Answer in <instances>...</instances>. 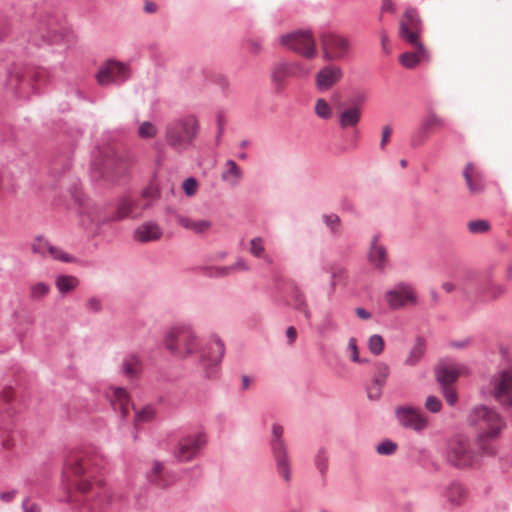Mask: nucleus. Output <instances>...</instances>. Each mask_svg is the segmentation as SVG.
<instances>
[{
  "label": "nucleus",
  "mask_w": 512,
  "mask_h": 512,
  "mask_svg": "<svg viewBox=\"0 0 512 512\" xmlns=\"http://www.w3.org/2000/svg\"><path fill=\"white\" fill-rule=\"evenodd\" d=\"M279 41L288 50L306 59H313L317 55L315 39L310 29H299L284 34L280 36Z\"/></svg>",
  "instance_id": "obj_11"
},
{
  "label": "nucleus",
  "mask_w": 512,
  "mask_h": 512,
  "mask_svg": "<svg viewBox=\"0 0 512 512\" xmlns=\"http://www.w3.org/2000/svg\"><path fill=\"white\" fill-rule=\"evenodd\" d=\"M445 124L444 119L437 116L434 112H429L428 115L421 120L419 127L412 134L411 145L414 147L421 145L428 138L431 129L434 127H443Z\"/></svg>",
  "instance_id": "obj_22"
},
{
  "label": "nucleus",
  "mask_w": 512,
  "mask_h": 512,
  "mask_svg": "<svg viewBox=\"0 0 512 512\" xmlns=\"http://www.w3.org/2000/svg\"><path fill=\"white\" fill-rule=\"evenodd\" d=\"M197 340L190 327H178L165 336L166 348L175 356L187 357L197 348Z\"/></svg>",
  "instance_id": "obj_12"
},
{
  "label": "nucleus",
  "mask_w": 512,
  "mask_h": 512,
  "mask_svg": "<svg viewBox=\"0 0 512 512\" xmlns=\"http://www.w3.org/2000/svg\"><path fill=\"white\" fill-rule=\"evenodd\" d=\"M368 348L374 355H380L384 350V340L381 335L373 334L368 339Z\"/></svg>",
  "instance_id": "obj_42"
},
{
  "label": "nucleus",
  "mask_w": 512,
  "mask_h": 512,
  "mask_svg": "<svg viewBox=\"0 0 512 512\" xmlns=\"http://www.w3.org/2000/svg\"><path fill=\"white\" fill-rule=\"evenodd\" d=\"M225 353L224 342L219 337L213 339L201 351L200 365L208 379L218 375V367Z\"/></svg>",
  "instance_id": "obj_15"
},
{
  "label": "nucleus",
  "mask_w": 512,
  "mask_h": 512,
  "mask_svg": "<svg viewBox=\"0 0 512 512\" xmlns=\"http://www.w3.org/2000/svg\"><path fill=\"white\" fill-rule=\"evenodd\" d=\"M111 405L114 411H119L121 419L124 420L129 413V398L124 388L118 387L113 391Z\"/></svg>",
  "instance_id": "obj_32"
},
{
  "label": "nucleus",
  "mask_w": 512,
  "mask_h": 512,
  "mask_svg": "<svg viewBox=\"0 0 512 512\" xmlns=\"http://www.w3.org/2000/svg\"><path fill=\"white\" fill-rule=\"evenodd\" d=\"M68 472H72L75 476H82L86 474V468L78 459L75 460H67L65 463V474Z\"/></svg>",
  "instance_id": "obj_44"
},
{
  "label": "nucleus",
  "mask_w": 512,
  "mask_h": 512,
  "mask_svg": "<svg viewBox=\"0 0 512 512\" xmlns=\"http://www.w3.org/2000/svg\"><path fill=\"white\" fill-rule=\"evenodd\" d=\"M422 30V21L416 9L409 7L404 13V19L399 23V37L414 45L423 56H427V49L419 41Z\"/></svg>",
  "instance_id": "obj_14"
},
{
  "label": "nucleus",
  "mask_w": 512,
  "mask_h": 512,
  "mask_svg": "<svg viewBox=\"0 0 512 512\" xmlns=\"http://www.w3.org/2000/svg\"><path fill=\"white\" fill-rule=\"evenodd\" d=\"M232 274V268L229 266H216L210 269L209 276L214 278H224Z\"/></svg>",
  "instance_id": "obj_55"
},
{
  "label": "nucleus",
  "mask_w": 512,
  "mask_h": 512,
  "mask_svg": "<svg viewBox=\"0 0 512 512\" xmlns=\"http://www.w3.org/2000/svg\"><path fill=\"white\" fill-rule=\"evenodd\" d=\"M425 353V345L422 339L418 338L414 346L411 348L408 357L404 361L406 366H415Z\"/></svg>",
  "instance_id": "obj_37"
},
{
  "label": "nucleus",
  "mask_w": 512,
  "mask_h": 512,
  "mask_svg": "<svg viewBox=\"0 0 512 512\" xmlns=\"http://www.w3.org/2000/svg\"><path fill=\"white\" fill-rule=\"evenodd\" d=\"M389 307L397 310L405 306L407 303H416L417 298L413 287L409 283L399 282L388 290L385 294Z\"/></svg>",
  "instance_id": "obj_20"
},
{
  "label": "nucleus",
  "mask_w": 512,
  "mask_h": 512,
  "mask_svg": "<svg viewBox=\"0 0 512 512\" xmlns=\"http://www.w3.org/2000/svg\"><path fill=\"white\" fill-rule=\"evenodd\" d=\"M176 221L177 223L185 228V229H189L191 230L192 228V225H193V220H191L190 218L186 217V216H183V215H180V214H177L176 215Z\"/></svg>",
  "instance_id": "obj_60"
},
{
  "label": "nucleus",
  "mask_w": 512,
  "mask_h": 512,
  "mask_svg": "<svg viewBox=\"0 0 512 512\" xmlns=\"http://www.w3.org/2000/svg\"><path fill=\"white\" fill-rule=\"evenodd\" d=\"M199 130L197 118L194 115H186L169 120L164 126L163 137L171 150L182 154L194 146Z\"/></svg>",
  "instance_id": "obj_3"
},
{
  "label": "nucleus",
  "mask_w": 512,
  "mask_h": 512,
  "mask_svg": "<svg viewBox=\"0 0 512 512\" xmlns=\"http://www.w3.org/2000/svg\"><path fill=\"white\" fill-rule=\"evenodd\" d=\"M73 197H74L75 201L78 202L80 205V211H79L80 214L86 213L91 222H99L100 221V219H98V217L94 214V212L92 213V212H89L86 210L84 200L80 196L79 192L75 191L73 193Z\"/></svg>",
  "instance_id": "obj_54"
},
{
  "label": "nucleus",
  "mask_w": 512,
  "mask_h": 512,
  "mask_svg": "<svg viewBox=\"0 0 512 512\" xmlns=\"http://www.w3.org/2000/svg\"><path fill=\"white\" fill-rule=\"evenodd\" d=\"M467 423L477 431L476 446L486 456L497 454L495 442L500 438L507 423L494 407L484 404L474 406L467 415Z\"/></svg>",
  "instance_id": "obj_1"
},
{
  "label": "nucleus",
  "mask_w": 512,
  "mask_h": 512,
  "mask_svg": "<svg viewBox=\"0 0 512 512\" xmlns=\"http://www.w3.org/2000/svg\"><path fill=\"white\" fill-rule=\"evenodd\" d=\"M390 375V367L384 362L375 364V372L372 384L367 389L368 398L370 400H378L382 395V389L386 385Z\"/></svg>",
  "instance_id": "obj_24"
},
{
  "label": "nucleus",
  "mask_w": 512,
  "mask_h": 512,
  "mask_svg": "<svg viewBox=\"0 0 512 512\" xmlns=\"http://www.w3.org/2000/svg\"><path fill=\"white\" fill-rule=\"evenodd\" d=\"M243 178V172L241 168L237 165V163L232 160L228 159L225 162V169L221 173V180L231 187H236L241 179Z\"/></svg>",
  "instance_id": "obj_31"
},
{
  "label": "nucleus",
  "mask_w": 512,
  "mask_h": 512,
  "mask_svg": "<svg viewBox=\"0 0 512 512\" xmlns=\"http://www.w3.org/2000/svg\"><path fill=\"white\" fill-rule=\"evenodd\" d=\"M459 289L465 299L473 304L492 302L505 293V287L495 283L491 277H480L473 271L463 275Z\"/></svg>",
  "instance_id": "obj_4"
},
{
  "label": "nucleus",
  "mask_w": 512,
  "mask_h": 512,
  "mask_svg": "<svg viewBox=\"0 0 512 512\" xmlns=\"http://www.w3.org/2000/svg\"><path fill=\"white\" fill-rule=\"evenodd\" d=\"M48 254L53 259L59 260V261L65 262V263H71L75 260L74 257L68 255L61 248L54 246L52 244L49 247Z\"/></svg>",
  "instance_id": "obj_48"
},
{
  "label": "nucleus",
  "mask_w": 512,
  "mask_h": 512,
  "mask_svg": "<svg viewBox=\"0 0 512 512\" xmlns=\"http://www.w3.org/2000/svg\"><path fill=\"white\" fill-rule=\"evenodd\" d=\"M286 336L288 338V344L293 345L297 338V331L295 327L289 326L286 330Z\"/></svg>",
  "instance_id": "obj_62"
},
{
  "label": "nucleus",
  "mask_w": 512,
  "mask_h": 512,
  "mask_svg": "<svg viewBox=\"0 0 512 512\" xmlns=\"http://www.w3.org/2000/svg\"><path fill=\"white\" fill-rule=\"evenodd\" d=\"M142 372V361L135 354H129L124 357L120 365V373L130 381L137 380Z\"/></svg>",
  "instance_id": "obj_28"
},
{
  "label": "nucleus",
  "mask_w": 512,
  "mask_h": 512,
  "mask_svg": "<svg viewBox=\"0 0 512 512\" xmlns=\"http://www.w3.org/2000/svg\"><path fill=\"white\" fill-rule=\"evenodd\" d=\"M367 258L369 264L374 270L379 273H385L389 265V257L385 245L379 241L378 234H375L371 239L367 252Z\"/></svg>",
  "instance_id": "obj_21"
},
{
  "label": "nucleus",
  "mask_w": 512,
  "mask_h": 512,
  "mask_svg": "<svg viewBox=\"0 0 512 512\" xmlns=\"http://www.w3.org/2000/svg\"><path fill=\"white\" fill-rule=\"evenodd\" d=\"M320 41L323 49L322 56L325 61L342 60L349 54L350 42L340 34L323 32L320 35Z\"/></svg>",
  "instance_id": "obj_16"
},
{
  "label": "nucleus",
  "mask_w": 512,
  "mask_h": 512,
  "mask_svg": "<svg viewBox=\"0 0 512 512\" xmlns=\"http://www.w3.org/2000/svg\"><path fill=\"white\" fill-rule=\"evenodd\" d=\"M28 503H29V498H25L22 501L23 512H38L39 511L38 507L35 504H32L29 506Z\"/></svg>",
  "instance_id": "obj_64"
},
{
  "label": "nucleus",
  "mask_w": 512,
  "mask_h": 512,
  "mask_svg": "<svg viewBox=\"0 0 512 512\" xmlns=\"http://www.w3.org/2000/svg\"><path fill=\"white\" fill-rule=\"evenodd\" d=\"M79 491L85 494L79 512H108L112 505V495L110 490L103 487L98 482L93 487L91 482L86 479L79 480L75 484Z\"/></svg>",
  "instance_id": "obj_6"
},
{
  "label": "nucleus",
  "mask_w": 512,
  "mask_h": 512,
  "mask_svg": "<svg viewBox=\"0 0 512 512\" xmlns=\"http://www.w3.org/2000/svg\"><path fill=\"white\" fill-rule=\"evenodd\" d=\"M309 73L310 70L299 61L280 60L272 65L270 78L275 91L280 93L289 78H305Z\"/></svg>",
  "instance_id": "obj_13"
},
{
  "label": "nucleus",
  "mask_w": 512,
  "mask_h": 512,
  "mask_svg": "<svg viewBox=\"0 0 512 512\" xmlns=\"http://www.w3.org/2000/svg\"><path fill=\"white\" fill-rule=\"evenodd\" d=\"M162 235L163 230L155 221H146L134 231L135 240L141 243L157 241Z\"/></svg>",
  "instance_id": "obj_26"
},
{
  "label": "nucleus",
  "mask_w": 512,
  "mask_h": 512,
  "mask_svg": "<svg viewBox=\"0 0 512 512\" xmlns=\"http://www.w3.org/2000/svg\"><path fill=\"white\" fill-rule=\"evenodd\" d=\"M489 394L506 413L512 414V367L495 372L489 380Z\"/></svg>",
  "instance_id": "obj_8"
},
{
  "label": "nucleus",
  "mask_w": 512,
  "mask_h": 512,
  "mask_svg": "<svg viewBox=\"0 0 512 512\" xmlns=\"http://www.w3.org/2000/svg\"><path fill=\"white\" fill-rule=\"evenodd\" d=\"M435 375L441 387L451 386L458 378L459 372L452 365L441 364L435 370Z\"/></svg>",
  "instance_id": "obj_33"
},
{
  "label": "nucleus",
  "mask_w": 512,
  "mask_h": 512,
  "mask_svg": "<svg viewBox=\"0 0 512 512\" xmlns=\"http://www.w3.org/2000/svg\"><path fill=\"white\" fill-rule=\"evenodd\" d=\"M315 113L321 119H329L332 116V111L325 99H318L315 105Z\"/></svg>",
  "instance_id": "obj_47"
},
{
  "label": "nucleus",
  "mask_w": 512,
  "mask_h": 512,
  "mask_svg": "<svg viewBox=\"0 0 512 512\" xmlns=\"http://www.w3.org/2000/svg\"><path fill=\"white\" fill-rule=\"evenodd\" d=\"M425 408L431 413H438L442 409V403L436 396L429 395L425 401Z\"/></svg>",
  "instance_id": "obj_52"
},
{
  "label": "nucleus",
  "mask_w": 512,
  "mask_h": 512,
  "mask_svg": "<svg viewBox=\"0 0 512 512\" xmlns=\"http://www.w3.org/2000/svg\"><path fill=\"white\" fill-rule=\"evenodd\" d=\"M445 498L451 506H460L466 498L465 488L460 482L452 481L445 489Z\"/></svg>",
  "instance_id": "obj_30"
},
{
  "label": "nucleus",
  "mask_w": 512,
  "mask_h": 512,
  "mask_svg": "<svg viewBox=\"0 0 512 512\" xmlns=\"http://www.w3.org/2000/svg\"><path fill=\"white\" fill-rule=\"evenodd\" d=\"M361 120V108L352 105L343 109L339 114V126L342 129L356 128Z\"/></svg>",
  "instance_id": "obj_29"
},
{
  "label": "nucleus",
  "mask_w": 512,
  "mask_h": 512,
  "mask_svg": "<svg viewBox=\"0 0 512 512\" xmlns=\"http://www.w3.org/2000/svg\"><path fill=\"white\" fill-rule=\"evenodd\" d=\"M395 417L403 428L413 430L416 433L423 432L428 426L427 417L419 408L413 406L396 407Z\"/></svg>",
  "instance_id": "obj_18"
},
{
  "label": "nucleus",
  "mask_w": 512,
  "mask_h": 512,
  "mask_svg": "<svg viewBox=\"0 0 512 512\" xmlns=\"http://www.w3.org/2000/svg\"><path fill=\"white\" fill-rule=\"evenodd\" d=\"M211 225L209 220H198L193 222L191 230L197 234H202L206 232Z\"/></svg>",
  "instance_id": "obj_57"
},
{
  "label": "nucleus",
  "mask_w": 512,
  "mask_h": 512,
  "mask_svg": "<svg viewBox=\"0 0 512 512\" xmlns=\"http://www.w3.org/2000/svg\"><path fill=\"white\" fill-rule=\"evenodd\" d=\"M463 176L471 193H481L485 189V180L482 171L468 163L463 170Z\"/></svg>",
  "instance_id": "obj_27"
},
{
  "label": "nucleus",
  "mask_w": 512,
  "mask_h": 512,
  "mask_svg": "<svg viewBox=\"0 0 512 512\" xmlns=\"http://www.w3.org/2000/svg\"><path fill=\"white\" fill-rule=\"evenodd\" d=\"M482 456H485L478 448L475 450L468 437L455 436L448 440L445 449L447 462L456 468H470L477 466Z\"/></svg>",
  "instance_id": "obj_5"
},
{
  "label": "nucleus",
  "mask_w": 512,
  "mask_h": 512,
  "mask_svg": "<svg viewBox=\"0 0 512 512\" xmlns=\"http://www.w3.org/2000/svg\"><path fill=\"white\" fill-rule=\"evenodd\" d=\"M468 229L471 233H485L490 229V224L486 220L478 219L468 223Z\"/></svg>",
  "instance_id": "obj_50"
},
{
  "label": "nucleus",
  "mask_w": 512,
  "mask_h": 512,
  "mask_svg": "<svg viewBox=\"0 0 512 512\" xmlns=\"http://www.w3.org/2000/svg\"><path fill=\"white\" fill-rule=\"evenodd\" d=\"M443 395L450 406H454L457 403L458 396L452 386L441 387Z\"/></svg>",
  "instance_id": "obj_56"
},
{
  "label": "nucleus",
  "mask_w": 512,
  "mask_h": 512,
  "mask_svg": "<svg viewBox=\"0 0 512 512\" xmlns=\"http://www.w3.org/2000/svg\"><path fill=\"white\" fill-rule=\"evenodd\" d=\"M230 268H232V274L238 270H249V266L247 265L246 261L241 257H239L233 265H230Z\"/></svg>",
  "instance_id": "obj_61"
},
{
  "label": "nucleus",
  "mask_w": 512,
  "mask_h": 512,
  "mask_svg": "<svg viewBox=\"0 0 512 512\" xmlns=\"http://www.w3.org/2000/svg\"><path fill=\"white\" fill-rule=\"evenodd\" d=\"M150 204L143 202L141 197L124 196L117 203L116 213L112 217L113 220H122L125 218H138L142 215Z\"/></svg>",
  "instance_id": "obj_19"
},
{
  "label": "nucleus",
  "mask_w": 512,
  "mask_h": 512,
  "mask_svg": "<svg viewBox=\"0 0 512 512\" xmlns=\"http://www.w3.org/2000/svg\"><path fill=\"white\" fill-rule=\"evenodd\" d=\"M50 245L51 244L48 240H46L42 236H38L32 243V251L35 254L46 255L48 253Z\"/></svg>",
  "instance_id": "obj_49"
},
{
  "label": "nucleus",
  "mask_w": 512,
  "mask_h": 512,
  "mask_svg": "<svg viewBox=\"0 0 512 512\" xmlns=\"http://www.w3.org/2000/svg\"><path fill=\"white\" fill-rule=\"evenodd\" d=\"M250 253L259 259H267L265 254L264 239L262 237H254L250 240Z\"/></svg>",
  "instance_id": "obj_40"
},
{
  "label": "nucleus",
  "mask_w": 512,
  "mask_h": 512,
  "mask_svg": "<svg viewBox=\"0 0 512 512\" xmlns=\"http://www.w3.org/2000/svg\"><path fill=\"white\" fill-rule=\"evenodd\" d=\"M39 22L37 29L29 36V42L40 47L44 44H58L63 35L60 33V17L56 14L47 12H37L35 15Z\"/></svg>",
  "instance_id": "obj_7"
},
{
  "label": "nucleus",
  "mask_w": 512,
  "mask_h": 512,
  "mask_svg": "<svg viewBox=\"0 0 512 512\" xmlns=\"http://www.w3.org/2000/svg\"><path fill=\"white\" fill-rule=\"evenodd\" d=\"M428 59L429 53L427 52V56H423L417 48L415 52L409 51L399 56V62L401 65L408 69H413L420 63L421 60Z\"/></svg>",
  "instance_id": "obj_35"
},
{
  "label": "nucleus",
  "mask_w": 512,
  "mask_h": 512,
  "mask_svg": "<svg viewBox=\"0 0 512 512\" xmlns=\"http://www.w3.org/2000/svg\"><path fill=\"white\" fill-rule=\"evenodd\" d=\"M343 72L339 66L327 65L320 69L316 76V86L320 91H327L335 85L341 78Z\"/></svg>",
  "instance_id": "obj_25"
},
{
  "label": "nucleus",
  "mask_w": 512,
  "mask_h": 512,
  "mask_svg": "<svg viewBox=\"0 0 512 512\" xmlns=\"http://www.w3.org/2000/svg\"><path fill=\"white\" fill-rule=\"evenodd\" d=\"M182 188L186 196H194L198 188L197 180L194 177H188L183 181Z\"/></svg>",
  "instance_id": "obj_53"
},
{
  "label": "nucleus",
  "mask_w": 512,
  "mask_h": 512,
  "mask_svg": "<svg viewBox=\"0 0 512 512\" xmlns=\"http://www.w3.org/2000/svg\"><path fill=\"white\" fill-rule=\"evenodd\" d=\"M78 284V278L72 275H58L55 280V286L61 294L74 290Z\"/></svg>",
  "instance_id": "obj_36"
},
{
  "label": "nucleus",
  "mask_w": 512,
  "mask_h": 512,
  "mask_svg": "<svg viewBox=\"0 0 512 512\" xmlns=\"http://www.w3.org/2000/svg\"><path fill=\"white\" fill-rule=\"evenodd\" d=\"M206 444L207 435L203 430H191L180 436L173 449V456L178 462L192 461Z\"/></svg>",
  "instance_id": "obj_10"
},
{
  "label": "nucleus",
  "mask_w": 512,
  "mask_h": 512,
  "mask_svg": "<svg viewBox=\"0 0 512 512\" xmlns=\"http://www.w3.org/2000/svg\"><path fill=\"white\" fill-rule=\"evenodd\" d=\"M322 220L332 233L338 232L340 218L335 213L323 214Z\"/></svg>",
  "instance_id": "obj_51"
},
{
  "label": "nucleus",
  "mask_w": 512,
  "mask_h": 512,
  "mask_svg": "<svg viewBox=\"0 0 512 512\" xmlns=\"http://www.w3.org/2000/svg\"><path fill=\"white\" fill-rule=\"evenodd\" d=\"M146 479L149 484L164 489L174 482L175 475L165 469L163 462L154 460L151 468L146 472Z\"/></svg>",
  "instance_id": "obj_23"
},
{
  "label": "nucleus",
  "mask_w": 512,
  "mask_h": 512,
  "mask_svg": "<svg viewBox=\"0 0 512 512\" xmlns=\"http://www.w3.org/2000/svg\"><path fill=\"white\" fill-rule=\"evenodd\" d=\"M397 447V443L390 439H385L377 445L376 452L379 455L390 456L396 452Z\"/></svg>",
  "instance_id": "obj_45"
},
{
  "label": "nucleus",
  "mask_w": 512,
  "mask_h": 512,
  "mask_svg": "<svg viewBox=\"0 0 512 512\" xmlns=\"http://www.w3.org/2000/svg\"><path fill=\"white\" fill-rule=\"evenodd\" d=\"M317 330L321 336H327L328 334L336 333L339 330V325L330 313H326Z\"/></svg>",
  "instance_id": "obj_38"
},
{
  "label": "nucleus",
  "mask_w": 512,
  "mask_h": 512,
  "mask_svg": "<svg viewBox=\"0 0 512 512\" xmlns=\"http://www.w3.org/2000/svg\"><path fill=\"white\" fill-rule=\"evenodd\" d=\"M392 130L389 126H384L382 129V139L380 142V148L383 149L387 143V140L391 134Z\"/></svg>",
  "instance_id": "obj_63"
},
{
  "label": "nucleus",
  "mask_w": 512,
  "mask_h": 512,
  "mask_svg": "<svg viewBox=\"0 0 512 512\" xmlns=\"http://www.w3.org/2000/svg\"><path fill=\"white\" fill-rule=\"evenodd\" d=\"M269 446L278 473L286 482H289L291 480V470L288 446L284 439V427L279 423H273L271 426Z\"/></svg>",
  "instance_id": "obj_9"
},
{
  "label": "nucleus",
  "mask_w": 512,
  "mask_h": 512,
  "mask_svg": "<svg viewBox=\"0 0 512 512\" xmlns=\"http://www.w3.org/2000/svg\"><path fill=\"white\" fill-rule=\"evenodd\" d=\"M135 410V421L137 423L141 422H149L151 421L155 416V410L151 405H146L141 410Z\"/></svg>",
  "instance_id": "obj_43"
},
{
  "label": "nucleus",
  "mask_w": 512,
  "mask_h": 512,
  "mask_svg": "<svg viewBox=\"0 0 512 512\" xmlns=\"http://www.w3.org/2000/svg\"><path fill=\"white\" fill-rule=\"evenodd\" d=\"M294 308L303 313L307 321H311L312 313L308 307L305 295L300 291H296L294 294Z\"/></svg>",
  "instance_id": "obj_39"
},
{
  "label": "nucleus",
  "mask_w": 512,
  "mask_h": 512,
  "mask_svg": "<svg viewBox=\"0 0 512 512\" xmlns=\"http://www.w3.org/2000/svg\"><path fill=\"white\" fill-rule=\"evenodd\" d=\"M86 307L88 311L98 313L102 310V302L98 297L93 296L87 300Z\"/></svg>",
  "instance_id": "obj_59"
},
{
  "label": "nucleus",
  "mask_w": 512,
  "mask_h": 512,
  "mask_svg": "<svg viewBox=\"0 0 512 512\" xmlns=\"http://www.w3.org/2000/svg\"><path fill=\"white\" fill-rule=\"evenodd\" d=\"M96 77L101 86L120 85L130 77V67L126 63L110 59L100 66Z\"/></svg>",
  "instance_id": "obj_17"
},
{
  "label": "nucleus",
  "mask_w": 512,
  "mask_h": 512,
  "mask_svg": "<svg viewBox=\"0 0 512 512\" xmlns=\"http://www.w3.org/2000/svg\"><path fill=\"white\" fill-rule=\"evenodd\" d=\"M347 350L351 352V360L353 362L362 361L358 354V346L357 340L354 337H351L348 341Z\"/></svg>",
  "instance_id": "obj_58"
},
{
  "label": "nucleus",
  "mask_w": 512,
  "mask_h": 512,
  "mask_svg": "<svg viewBox=\"0 0 512 512\" xmlns=\"http://www.w3.org/2000/svg\"><path fill=\"white\" fill-rule=\"evenodd\" d=\"M52 74L42 67H13L8 72L7 85L16 97L28 99L30 93L40 94L42 89L51 83Z\"/></svg>",
  "instance_id": "obj_2"
},
{
  "label": "nucleus",
  "mask_w": 512,
  "mask_h": 512,
  "mask_svg": "<svg viewBox=\"0 0 512 512\" xmlns=\"http://www.w3.org/2000/svg\"><path fill=\"white\" fill-rule=\"evenodd\" d=\"M314 466L320 474L322 483H326V474L329 468V454L325 447H320L313 459Z\"/></svg>",
  "instance_id": "obj_34"
},
{
  "label": "nucleus",
  "mask_w": 512,
  "mask_h": 512,
  "mask_svg": "<svg viewBox=\"0 0 512 512\" xmlns=\"http://www.w3.org/2000/svg\"><path fill=\"white\" fill-rule=\"evenodd\" d=\"M50 287L44 282H38L30 287V298L34 301H40L48 295Z\"/></svg>",
  "instance_id": "obj_41"
},
{
  "label": "nucleus",
  "mask_w": 512,
  "mask_h": 512,
  "mask_svg": "<svg viewBox=\"0 0 512 512\" xmlns=\"http://www.w3.org/2000/svg\"><path fill=\"white\" fill-rule=\"evenodd\" d=\"M157 131V127L152 122L144 121L139 126L138 135L143 139H150L156 136Z\"/></svg>",
  "instance_id": "obj_46"
}]
</instances>
